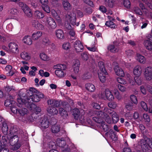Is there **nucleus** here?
<instances>
[{
  "instance_id": "a18cd8bd",
  "label": "nucleus",
  "mask_w": 152,
  "mask_h": 152,
  "mask_svg": "<svg viewBox=\"0 0 152 152\" xmlns=\"http://www.w3.org/2000/svg\"><path fill=\"white\" fill-rule=\"evenodd\" d=\"M117 82L120 84L123 85L128 84V83L126 82V80L122 78L118 77L117 79Z\"/></svg>"
},
{
  "instance_id": "cd10ccee",
  "label": "nucleus",
  "mask_w": 152,
  "mask_h": 152,
  "mask_svg": "<svg viewBox=\"0 0 152 152\" xmlns=\"http://www.w3.org/2000/svg\"><path fill=\"white\" fill-rule=\"evenodd\" d=\"M20 56L22 59L25 60H29L31 59L30 54L26 51L22 52L20 54Z\"/></svg>"
},
{
  "instance_id": "864d4df0",
  "label": "nucleus",
  "mask_w": 152,
  "mask_h": 152,
  "mask_svg": "<svg viewBox=\"0 0 152 152\" xmlns=\"http://www.w3.org/2000/svg\"><path fill=\"white\" fill-rule=\"evenodd\" d=\"M127 77L128 78V79H127L128 83L130 84L131 85L133 86L134 84V83L132 80V77L129 74L127 75Z\"/></svg>"
},
{
  "instance_id": "5fc2aeb1",
  "label": "nucleus",
  "mask_w": 152,
  "mask_h": 152,
  "mask_svg": "<svg viewBox=\"0 0 152 152\" xmlns=\"http://www.w3.org/2000/svg\"><path fill=\"white\" fill-rule=\"evenodd\" d=\"M119 120V117L117 115H113L112 116V121L113 123L116 124Z\"/></svg>"
},
{
  "instance_id": "09e8293b",
  "label": "nucleus",
  "mask_w": 152,
  "mask_h": 152,
  "mask_svg": "<svg viewBox=\"0 0 152 152\" xmlns=\"http://www.w3.org/2000/svg\"><path fill=\"white\" fill-rule=\"evenodd\" d=\"M0 152H9V150L5 145H2L0 146Z\"/></svg>"
},
{
  "instance_id": "c9c22d12",
  "label": "nucleus",
  "mask_w": 152,
  "mask_h": 152,
  "mask_svg": "<svg viewBox=\"0 0 152 152\" xmlns=\"http://www.w3.org/2000/svg\"><path fill=\"white\" fill-rule=\"evenodd\" d=\"M135 106L134 105L133 103L129 102L127 103L125 105L126 109L128 111H131L133 110Z\"/></svg>"
},
{
  "instance_id": "aec40b11",
  "label": "nucleus",
  "mask_w": 152,
  "mask_h": 152,
  "mask_svg": "<svg viewBox=\"0 0 152 152\" xmlns=\"http://www.w3.org/2000/svg\"><path fill=\"white\" fill-rule=\"evenodd\" d=\"M37 91V90L35 88L32 87L30 88L28 90H26V92H27V96L26 97L27 99V100H28L29 97H31Z\"/></svg>"
},
{
  "instance_id": "1a4fd4ad",
  "label": "nucleus",
  "mask_w": 152,
  "mask_h": 152,
  "mask_svg": "<svg viewBox=\"0 0 152 152\" xmlns=\"http://www.w3.org/2000/svg\"><path fill=\"white\" fill-rule=\"evenodd\" d=\"M55 100L53 99H49L47 101L49 107L47 109L48 112L50 114H57L58 111L54 107Z\"/></svg>"
},
{
  "instance_id": "ddd939ff",
  "label": "nucleus",
  "mask_w": 152,
  "mask_h": 152,
  "mask_svg": "<svg viewBox=\"0 0 152 152\" xmlns=\"http://www.w3.org/2000/svg\"><path fill=\"white\" fill-rule=\"evenodd\" d=\"M107 49L111 52L116 53L120 50V48L118 44L113 42V44L110 45L108 46Z\"/></svg>"
},
{
  "instance_id": "72a5a7b5",
  "label": "nucleus",
  "mask_w": 152,
  "mask_h": 152,
  "mask_svg": "<svg viewBox=\"0 0 152 152\" xmlns=\"http://www.w3.org/2000/svg\"><path fill=\"white\" fill-rule=\"evenodd\" d=\"M63 6L65 10H69L72 9V6L70 4L68 1H64L62 2Z\"/></svg>"
},
{
  "instance_id": "20e7f679",
  "label": "nucleus",
  "mask_w": 152,
  "mask_h": 152,
  "mask_svg": "<svg viewBox=\"0 0 152 152\" xmlns=\"http://www.w3.org/2000/svg\"><path fill=\"white\" fill-rule=\"evenodd\" d=\"M9 140L10 143L12 145L11 149L13 150H17L20 147V145L18 142V137L16 135L10 136Z\"/></svg>"
},
{
  "instance_id": "0eeeda50",
  "label": "nucleus",
  "mask_w": 152,
  "mask_h": 152,
  "mask_svg": "<svg viewBox=\"0 0 152 152\" xmlns=\"http://www.w3.org/2000/svg\"><path fill=\"white\" fill-rule=\"evenodd\" d=\"M18 4L26 16L29 17L32 16V13L31 10L25 3L22 2H20Z\"/></svg>"
},
{
  "instance_id": "c85d7f7f",
  "label": "nucleus",
  "mask_w": 152,
  "mask_h": 152,
  "mask_svg": "<svg viewBox=\"0 0 152 152\" xmlns=\"http://www.w3.org/2000/svg\"><path fill=\"white\" fill-rule=\"evenodd\" d=\"M42 32L38 31L33 33L32 35V38L34 40H38L42 35Z\"/></svg>"
},
{
  "instance_id": "338daca9",
  "label": "nucleus",
  "mask_w": 152,
  "mask_h": 152,
  "mask_svg": "<svg viewBox=\"0 0 152 152\" xmlns=\"http://www.w3.org/2000/svg\"><path fill=\"white\" fill-rule=\"evenodd\" d=\"M126 53L128 57H130L132 56L133 52L131 50H128L126 51Z\"/></svg>"
},
{
  "instance_id": "bf43d9fd",
  "label": "nucleus",
  "mask_w": 152,
  "mask_h": 152,
  "mask_svg": "<svg viewBox=\"0 0 152 152\" xmlns=\"http://www.w3.org/2000/svg\"><path fill=\"white\" fill-rule=\"evenodd\" d=\"M134 10L135 13L138 15H142L143 13L142 12L138 7H135L134 8Z\"/></svg>"
},
{
  "instance_id": "473e14b6",
  "label": "nucleus",
  "mask_w": 152,
  "mask_h": 152,
  "mask_svg": "<svg viewBox=\"0 0 152 152\" xmlns=\"http://www.w3.org/2000/svg\"><path fill=\"white\" fill-rule=\"evenodd\" d=\"M33 15L36 18L38 19L43 18L44 17L43 12L42 11L38 10L35 11Z\"/></svg>"
},
{
  "instance_id": "423d86ee",
  "label": "nucleus",
  "mask_w": 152,
  "mask_h": 152,
  "mask_svg": "<svg viewBox=\"0 0 152 152\" xmlns=\"http://www.w3.org/2000/svg\"><path fill=\"white\" fill-rule=\"evenodd\" d=\"M99 96L102 99L104 100L107 99L109 101H112L115 98L111 91L108 89L101 91Z\"/></svg>"
},
{
  "instance_id": "a211bd4d",
  "label": "nucleus",
  "mask_w": 152,
  "mask_h": 152,
  "mask_svg": "<svg viewBox=\"0 0 152 152\" xmlns=\"http://www.w3.org/2000/svg\"><path fill=\"white\" fill-rule=\"evenodd\" d=\"M49 125V120L47 116H44L41 123V126L44 129L48 128Z\"/></svg>"
},
{
  "instance_id": "603ef678",
  "label": "nucleus",
  "mask_w": 152,
  "mask_h": 152,
  "mask_svg": "<svg viewBox=\"0 0 152 152\" xmlns=\"http://www.w3.org/2000/svg\"><path fill=\"white\" fill-rule=\"evenodd\" d=\"M108 105L109 107L112 109H114L117 107V104L115 102H112L109 103Z\"/></svg>"
},
{
  "instance_id": "f3484780",
  "label": "nucleus",
  "mask_w": 152,
  "mask_h": 152,
  "mask_svg": "<svg viewBox=\"0 0 152 152\" xmlns=\"http://www.w3.org/2000/svg\"><path fill=\"white\" fill-rule=\"evenodd\" d=\"M74 48L77 52H82L83 49V46L81 42L79 40L76 41L74 43Z\"/></svg>"
},
{
  "instance_id": "69168bd1",
  "label": "nucleus",
  "mask_w": 152,
  "mask_h": 152,
  "mask_svg": "<svg viewBox=\"0 0 152 152\" xmlns=\"http://www.w3.org/2000/svg\"><path fill=\"white\" fill-rule=\"evenodd\" d=\"M118 86L119 90L121 91L124 92L126 91V88L125 86L120 84L118 85Z\"/></svg>"
},
{
  "instance_id": "39448f33",
  "label": "nucleus",
  "mask_w": 152,
  "mask_h": 152,
  "mask_svg": "<svg viewBox=\"0 0 152 152\" xmlns=\"http://www.w3.org/2000/svg\"><path fill=\"white\" fill-rule=\"evenodd\" d=\"M80 62L78 60H75L73 62L72 69L74 73L71 75V76L74 80L77 79V75L80 74Z\"/></svg>"
},
{
  "instance_id": "9b49d317",
  "label": "nucleus",
  "mask_w": 152,
  "mask_h": 152,
  "mask_svg": "<svg viewBox=\"0 0 152 152\" xmlns=\"http://www.w3.org/2000/svg\"><path fill=\"white\" fill-rule=\"evenodd\" d=\"M144 77L146 80L150 81L152 80V67L148 66L144 69Z\"/></svg>"
},
{
  "instance_id": "ea45409f",
  "label": "nucleus",
  "mask_w": 152,
  "mask_h": 152,
  "mask_svg": "<svg viewBox=\"0 0 152 152\" xmlns=\"http://www.w3.org/2000/svg\"><path fill=\"white\" fill-rule=\"evenodd\" d=\"M105 25L111 28H115L117 27L116 25L112 21L109 20L107 21Z\"/></svg>"
},
{
  "instance_id": "f257e3e1",
  "label": "nucleus",
  "mask_w": 152,
  "mask_h": 152,
  "mask_svg": "<svg viewBox=\"0 0 152 152\" xmlns=\"http://www.w3.org/2000/svg\"><path fill=\"white\" fill-rule=\"evenodd\" d=\"M15 103L13 101L9 100H6L4 102L5 106L10 108L11 113L14 114H27L28 113L27 110L25 108H23L18 110L16 107H14Z\"/></svg>"
},
{
  "instance_id": "774afa93",
  "label": "nucleus",
  "mask_w": 152,
  "mask_h": 152,
  "mask_svg": "<svg viewBox=\"0 0 152 152\" xmlns=\"http://www.w3.org/2000/svg\"><path fill=\"white\" fill-rule=\"evenodd\" d=\"M82 58L84 60H87L88 58V56L87 53L84 52L81 54Z\"/></svg>"
},
{
  "instance_id": "de8ad7c7",
  "label": "nucleus",
  "mask_w": 152,
  "mask_h": 152,
  "mask_svg": "<svg viewBox=\"0 0 152 152\" xmlns=\"http://www.w3.org/2000/svg\"><path fill=\"white\" fill-rule=\"evenodd\" d=\"M130 99L132 103L137 104L138 103L137 98L136 96L134 95H131L130 96Z\"/></svg>"
},
{
  "instance_id": "37998d69",
  "label": "nucleus",
  "mask_w": 152,
  "mask_h": 152,
  "mask_svg": "<svg viewBox=\"0 0 152 152\" xmlns=\"http://www.w3.org/2000/svg\"><path fill=\"white\" fill-rule=\"evenodd\" d=\"M5 70L8 72V74L9 75H12L13 74V73L12 71V67L10 65H7L5 68Z\"/></svg>"
},
{
  "instance_id": "2eb2a0df",
  "label": "nucleus",
  "mask_w": 152,
  "mask_h": 152,
  "mask_svg": "<svg viewBox=\"0 0 152 152\" xmlns=\"http://www.w3.org/2000/svg\"><path fill=\"white\" fill-rule=\"evenodd\" d=\"M8 47L9 50L8 51L15 53H17L18 52V47L16 44L11 42L9 44Z\"/></svg>"
},
{
  "instance_id": "4c0bfd02",
  "label": "nucleus",
  "mask_w": 152,
  "mask_h": 152,
  "mask_svg": "<svg viewBox=\"0 0 152 152\" xmlns=\"http://www.w3.org/2000/svg\"><path fill=\"white\" fill-rule=\"evenodd\" d=\"M113 93L114 95L115 98L117 99L120 100L122 99V96L117 90L114 89L113 91Z\"/></svg>"
},
{
  "instance_id": "0e129e2a",
  "label": "nucleus",
  "mask_w": 152,
  "mask_h": 152,
  "mask_svg": "<svg viewBox=\"0 0 152 152\" xmlns=\"http://www.w3.org/2000/svg\"><path fill=\"white\" fill-rule=\"evenodd\" d=\"M4 90L6 92H8L12 90H15L13 86H7L5 87Z\"/></svg>"
},
{
  "instance_id": "393cba45",
  "label": "nucleus",
  "mask_w": 152,
  "mask_h": 152,
  "mask_svg": "<svg viewBox=\"0 0 152 152\" xmlns=\"http://www.w3.org/2000/svg\"><path fill=\"white\" fill-rule=\"evenodd\" d=\"M32 25L35 28L39 30H42L44 28V25L37 20H34L33 22Z\"/></svg>"
},
{
  "instance_id": "a19ab883",
  "label": "nucleus",
  "mask_w": 152,
  "mask_h": 152,
  "mask_svg": "<svg viewBox=\"0 0 152 152\" xmlns=\"http://www.w3.org/2000/svg\"><path fill=\"white\" fill-rule=\"evenodd\" d=\"M60 127L59 126L55 124L52 126L51 128L52 132L53 133H57L60 130Z\"/></svg>"
},
{
  "instance_id": "bb28decb",
  "label": "nucleus",
  "mask_w": 152,
  "mask_h": 152,
  "mask_svg": "<svg viewBox=\"0 0 152 152\" xmlns=\"http://www.w3.org/2000/svg\"><path fill=\"white\" fill-rule=\"evenodd\" d=\"M55 34L56 37L58 39H62L64 37V33L63 31L61 29H58L56 30Z\"/></svg>"
},
{
  "instance_id": "3c124183",
  "label": "nucleus",
  "mask_w": 152,
  "mask_h": 152,
  "mask_svg": "<svg viewBox=\"0 0 152 152\" xmlns=\"http://www.w3.org/2000/svg\"><path fill=\"white\" fill-rule=\"evenodd\" d=\"M141 107L146 111H148V107L146 104L143 101H141L140 103Z\"/></svg>"
},
{
  "instance_id": "412c9836",
  "label": "nucleus",
  "mask_w": 152,
  "mask_h": 152,
  "mask_svg": "<svg viewBox=\"0 0 152 152\" xmlns=\"http://www.w3.org/2000/svg\"><path fill=\"white\" fill-rule=\"evenodd\" d=\"M114 71L117 75L120 77H124L125 73L123 70L118 66H116L114 68Z\"/></svg>"
},
{
  "instance_id": "9d476101",
  "label": "nucleus",
  "mask_w": 152,
  "mask_h": 152,
  "mask_svg": "<svg viewBox=\"0 0 152 152\" xmlns=\"http://www.w3.org/2000/svg\"><path fill=\"white\" fill-rule=\"evenodd\" d=\"M46 24L50 30L55 29L57 26L55 20L50 17H48L46 19Z\"/></svg>"
},
{
  "instance_id": "a878e982",
  "label": "nucleus",
  "mask_w": 152,
  "mask_h": 152,
  "mask_svg": "<svg viewBox=\"0 0 152 152\" xmlns=\"http://www.w3.org/2000/svg\"><path fill=\"white\" fill-rule=\"evenodd\" d=\"M85 87L86 89L90 92H94L96 90V87L94 85L91 83L86 84Z\"/></svg>"
},
{
  "instance_id": "13d9d810",
  "label": "nucleus",
  "mask_w": 152,
  "mask_h": 152,
  "mask_svg": "<svg viewBox=\"0 0 152 152\" xmlns=\"http://www.w3.org/2000/svg\"><path fill=\"white\" fill-rule=\"evenodd\" d=\"M83 2L85 4L88 5L91 7H93L94 5L93 4L92 1L91 0H83Z\"/></svg>"
},
{
  "instance_id": "8fccbe9b",
  "label": "nucleus",
  "mask_w": 152,
  "mask_h": 152,
  "mask_svg": "<svg viewBox=\"0 0 152 152\" xmlns=\"http://www.w3.org/2000/svg\"><path fill=\"white\" fill-rule=\"evenodd\" d=\"M42 42L43 44L45 45H48L50 43V41L47 37L44 38L42 39Z\"/></svg>"
},
{
  "instance_id": "7c9ffc66",
  "label": "nucleus",
  "mask_w": 152,
  "mask_h": 152,
  "mask_svg": "<svg viewBox=\"0 0 152 152\" xmlns=\"http://www.w3.org/2000/svg\"><path fill=\"white\" fill-rule=\"evenodd\" d=\"M23 42L26 44L30 45L32 44V40L31 37L29 36H25L23 39Z\"/></svg>"
},
{
  "instance_id": "7ed1b4c3",
  "label": "nucleus",
  "mask_w": 152,
  "mask_h": 152,
  "mask_svg": "<svg viewBox=\"0 0 152 152\" xmlns=\"http://www.w3.org/2000/svg\"><path fill=\"white\" fill-rule=\"evenodd\" d=\"M98 69V74L99 79L102 83L105 82L106 80V76L107 72L104 67L103 62L102 61H99L97 66Z\"/></svg>"
},
{
  "instance_id": "f8f14e48",
  "label": "nucleus",
  "mask_w": 152,
  "mask_h": 152,
  "mask_svg": "<svg viewBox=\"0 0 152 152\" xmlns=\"http://www.w3.org/2000/svg\"><path fill=\"white\" fill-rule=\"evenodd\" d=\"M141 147L142 149L145 151L149 148H152V139H147L146 140H143L141 142Z\"/></svg>"
},
{
  "instance_id": "c756f323",
  "label": "nucleus",
  "mask_w": 152,
  "mask_h": 152,
  "mask_svg": "<svg viewBox=\"0 0 152 152\" xmlns=\"http://www.w3.org/2000/svg\"><path fill=\"white\" fill-rule=\"evenodd\" d=\"M10 18L15 19V17L17 15L18 12L16 9L12 8L9 11Z\"/></svg>"
},
{
  "instance_id": "680f3d73",
  "label": "nucleus",
  "mask_w": 152,
  "mask_h": 152,
  "mask_svg": "<svg viewBox=\"0 0 152 152\" xmlns=\"http://www.w3.org/2000/svg\"><path fill=\"white\" fill-rule=\"evenodd\" d=\"M130 4L129 0H124V5L125 7L127 8H130Z\"/></svg>"
},
{
  "instance_id": "4468645a",
  "label": "nucleus",
  "mask_w": 152,
  "mask_h": 152,
  "mask_svg": "<svg viewBox=\"0 0 152 152\" xmlns=\"http://www.w3.org/2000/svg\"><path fill=\"white\" fill-rule=\"evenodd\" d=\"M26 103V107L30 110L32 111H36L39 113L41 111V109L39 107H37L36 105L33 103Z\"/></svg>"
},
{
  "instance_id": "79ce46f5",
  "label": "nucleus",
  "mask_w": 152,
  "mask_h": 152,
  "mask_svg": "<svg viewBox=\"0 0 152 152\" xmlns=\"http://www.w3.org/2000/svg\"><path fill=\"white\" fill-rule=\"evenodd\" d=\"M39 74L42 77H48L50 75V74L47 72H44L43 70H40L39 71Z\"/></svg>"
},
{
  "instance_id": "4be33fe9",
  "label": "nucleus",
  "mask_w": 152,
  "mask_h": 152,
  "mask_svg": "<svg viewBox=\"0 0 152 152\" xmlns=\"http://www.w3.org/2000/svg\"><path fill=\"white\" fill-rule=\"evenodd\" d=\"M17 101L19 104L20 105H22L24 104L25 107H26V103H30V102H28L27 100V99L25 96H23L22 97H19L17 99Z\"/></svg>"
},
{
  "instance_id": "4d7b16f0",
  "label": "nucleus",
  "mask_w": 152,
  "mask_h": 152,
  "mask_svg": "<svg viewBox=\"0 0 152 152\" xmlns=\"http://www.w3.org/2000/svg\"><path fill=\"white\" fill-rule=\"evenodd\" d=\"M92 106L95 109H99L101 108L100 105L97 102H94L91 104Z\"/></svg>"
},
{
  "instance_id": "e433bc0d",
  "label": "nucleus",
  "mask_w": 152,
  "mask_h": 152,
  "mask_svg": "<svg viewBox=\"0 0 152 152\" xmlns=\"http://www.w3.org/2000/svg\"><path fill=\"white\" fill-rule=\"evenodd\" d=\"M18 131V129L15 127L14 126H11L10 129V133L7 136L8 138H9L10 136L15 135V133Z\"/></svg>"
},
{
  "instance_id": "49530a36",
  "label": "nucleus",
  "mask_w": 152,
  "mask_h": 152,
  "mask_svg": "<svg viewBox=\"0 0 152 152\" xmlns=\"http://www.w3.org/2000/svg\"><path fill=\"white\" fill-rule=\"evenodd\" d=\"M66 68V66L65 65L59 64L57 65V68L56 70L65 71Z\"/></svg>"
},
{
  "instance_id": "6e6552de",
  "label": "nucleus",
  "mask_w": 152,
  "mask_h": 152,
  "mask_svg": "<svg viewBox=\"0 0 152 152\" xmlns=\"http://www.w3.org/2000/svg\"><path fill=\"white\" fill-rule=\"evenodd\" d=\"M44 95L43 93L38 91H37L31 97H29L28 101L30 103H32L31 101L35 102L39 101L41 99L44 98Z\"/></svg>"
},
{
  "instance_id": "2f4dec72",
  "label": "nucleus",
  "mask_w": 152,
  "mask_h": 152,
  "mask_svg": "<svg viewBox=\"0 0 152 152\" xmlns=\"http://www.w3.org/2000/svg\"><path fill=\"white\" fill-rule=\"evenodd\" d=\"M55 73L56 76L60 78H62L64 77L66 75L65 71L60 70H56L55 71Z\"/></svg>"
},
{
  "instance_id": "58836bf2",
  "label": "nucleus",
  "mask_w": 152,
  "mask_h": 152,
  "mask_svg": "<svg viewBox=\"0 0 152 152\" xmlns=\"http://www.w3.org/2000/svg\"><path fill=\"white\" fill-rule=\"evenodd\" d=\"M56 142L57 145L59 147L63 148L65 146L66 142L64 140L60 139H58Z\"/></svg>"
},
{
  "instance_id": "b1692460",
  "label": "nucleus",
  "mask_w": 152,
  "mask_h": 152,
  "mask_svg": "<svg viewBox=\"0 0 152 152\" xmlns=\"http://www.w3.org/2000/svg\"><path fill=\"white\" fill-rule=\"evenodd\" d=\"M104 3L107 7L110 8L114 7L116 4L115 0H104Z\"/></svg>"
},
{
  "instance_id": "c03bdc74",
  "label": "nucleus",
  "mask_w": 152,
  "mask_h": 152,
  "mask_svg": "<svg viewBox=\"0 0 152 152\" xmlns=\"http://www.w3.org/2000/svg\"><path fill=\"white\" fill-rule=\"evenodd\" d=\"M135 82L138 85L142 84V80L140 76H135L134 77Z\"/></svg>"
},
{
  "instance_id": "dca6fc26",
  "label": "nucleus",
  "mask_w": 152,
  "mask_h": 152,
  "mask_svg": "<svg viewBox=\"0 0 152 152\" xmlns=\"http://www.w3.org/2000/svg\"><path fill=\"white\" fill-rule=\"evenodd\" d=\"M142 68L140 65L135 66L133 70V73L134 76H140L142 73Z\"/></svg>"
},
{
  "instance_id": "5701e85b",
  "label": "nucleus",
  "mask_w": 152,
  "mask_h": 152,
  "mask_svg": "<svg viewBox=\"0 0 152 152\" xmlns=\"http://www.w3.org/2000/svg\"><path fill=\"white\" fill-rule=\"evenodd\" d=\"M39 57L41 60L44 61H48L51 59L50 57L44 52L39 53Z\"/></svg>"
},
{
  "instance_id": "6e6d98bb",
  "label": "nucleus",
  "mask_w": 152,
  "mask_h": 152,
  "mask_svg": "<svg viewBox=\"0 0 152 152\" xmlns=\"http://www.w3.org/2000/svg\"><path fill=\"white\" fill-rule=\"evenodd\" d=\"M42 8L43 10L47 13H49L50 12V7L47 5L42 6Z\"/></svg>"
},
{
  "instance_id": "6ab92c4d",
  "label": "nucleus",
  "mask_w": 152,
  "mask_h": 152,
  "mask_svg": "<svg viewBox=\"0 0 152 152\" xmlns=\"http://www.w3.org/2000/svg\"><path fill=\"white\" fill-rule=\"evenodd\" d=\"M136 58L139 62L142 64H145L147 62L146 58L140 54H137Z\"/></svg>"
},
{
  "instance_id": "f03ea898",
  "label": "nucleus",
  "mask_w": 152,
  "mask_h": 152,
  "mask_svg": "<svg viewBox=\"0 0 152 152\" xmlns=\"http://www.w3.org/2000/svg\"><path fill=\"white\" fill-rule=\"evenodd\" d=\"M76 13L77 16L80 17H81L83 16V14L80 10H77L76 11L75 13L74 12L69 13L66 15V20L67 22L70 23L73 26L75 25L77 26H79V22L76 23Z\"/></svg>"
},
{
  "instance_id": "f704fd0d",
  "label": "nucleus",
  "mask_w": 152,
  "mask_h": 152,
  "mask_svg": "<svg viewBox=\"0 0 152 152\" xmlns=\"http://www.w3.org/2000/svg\"><path fill=\"white\" fill-rule=\"evenodd\" d=\"M115 114V112L107 107L104 108L103 111H100L99 114Z\"/></svg>"
},
{
  "instance_id": "e2e57ef3",
  "label": "nucleus",
  "mask_w": 152,
  "mask_h": 152,
  "mask_svg": "<svg viewBox=\"0 0 152 152\" xmlns=\"http://www.w3.org/2000/svg\"><path fill=\"white\" fill-rule=\"evenodd\" d=\"M85 46L89 51L92 52H95L96 51L97 48L95 46L92 47H88L87 45H85Z\"/></svg>"
},
{
  "instance_id": "052dcab7",
  "label": "nucleus",
  "mask_w": 152,
  "mask_h": 152,
  "mask_svg": "<svg viewBox=\"0 0 152 152\" xmlns=\"http://www.w3.org/2000/svg\"><path fill=\"white\" fill-rule=\"evenodd\" d=\"M70 47V44L69 42L64 43L62 45L63 48L65 50L69 49Z\"/></svg>"
}]
</instances>
